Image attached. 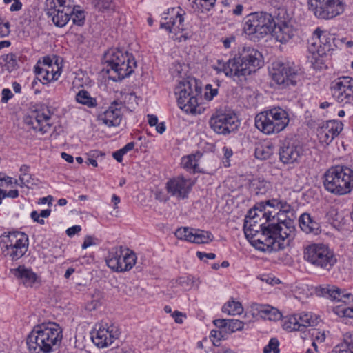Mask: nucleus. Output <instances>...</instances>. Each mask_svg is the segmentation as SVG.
Here are the masks:
<instances>
[{"label":"nucleus","mask_w":353,"mask_h":353,"mask_svg":"<svg viewBox=\"0 0 353 353\" xmlns=\"http://www.w3.org/2000/svg\"><path fill=\"white\" fill-rule=\"evenodd\" d=\"M262 65L261 52L254 48L244 47L238 56L227 61L218 60L213 68L217 73L223 72L234 81H241Z\"/></svg>","instance_id":"nucleus-1"},{"label":"nucleus","mask_w":353,"mask_h":353,"mask_svg":"<svg viewBox=\"0 0 353 353\" xmlns=\"http://www.w3.org/2000/svg\"><path fill=\"white\" fill-rule=\"evenodd\" d=\"M265 205H261L263 210V217L268 225L279 234L280 239H285L288 243L293 238L295 226L294 212L291 206L285 201L277 199L268 200Z\"/></svg>","instance_id":"nucleus-2"},{"label":"nucleus","mask_w":353,"mask_h":353,"mask_svg":"<svg viewBox=\"0 0 353 353\" xmlns=\"http://www.w3.org/2000/svg\"><path fill=\"white\" fill-rule=\"evenodd\" d=\"M61 326L54 322L35 325L27 338L30 353H50L61 343L63 334Z\"/></svg>","instance_id":"nucleus-3"},{"label":"nucleus","mask_w":353,"mask_h":353,"mask_svg":"<svg viewBox=\"0 0 353 353\" xmlns=\"http://www.w3.org/2000/svg\"><path fill=\"white\" fill-rule=\"evenodd\" d=\"M107 63L108 77L114 81H120L130 75L137 66L134 57L118 48H112L104 56Z\"/></svg>","instance_id":"nucleus-4"},{"label":"nucleus","mask_w":353,"mask_h":353,"mask_svg":"<svg viewBox=\"0 0 353 353\" xmlns=\"http://www.w3.org/2000/svg\"><path fill=\"white\" fill-rule=\"evenodd\" d=\"M323 186L330 193L343 196L353 190V170L346 166H333L323 175Z\"/></svg>","instance_id":"nucleus-5"},{"label":"nucleus","mask_w":353,"mask_h":353,"mask_svg":"<svg viewBox=\"0 0 353 353\" xmlns=\"http://www.w3.org/2000/svg\"><path fill=\"white\" fill-rule=\"evenodd\" d=\"M289 122L288 112L279 106L263 111L255 117L256 128L268 135L283 131Z\"/></svg>","instance_id":"nucleus-6"},{"label":"nucleus","mask_w":353,"mask_h":353,"mask_svg":"<svg viewBox=\"0 0 353 353\" xmlns=\"http://www.w3.org/2000/svg\"><path fill=\"white\" fill-rule=\"evenodd\" d=\"M201 93V88L198 86L194 79H183L175 88L178 105L187 113H201V108L199 105V97Z\"/></svg>","instance_id":"nucleus-7"},{"label":"nucleus","mask_w":353,"mask_h":353,"mask_svg":"<svg viewBox=\"0 0 353 353\" xmlns=\"http://www.w3.org/2000/svg\"><path fill=\"white\" fill-rule=\"evenodd\" d=\"M301 75L300 68L294 62H275L270 70L271 85L280 90L295 86Z\"/></svg>","instance_id":"nucleus-8"},{"label":"nucleus","mask_w":353,"mask_h":353,"mask_svg":"<svg viewBox=\"0 0 353 353\" xmlns=\"http://www.w3.org/2000/svg\"><path fill=\"white\" fill-rule=\"evenodd\" d=\"M29 239L26 234L19 231L4 232L0 236L2 253L12 261L21 259L28 251Z\"/></svg>","instance_id":"nucleus-9"},{"label":"nucleus","mask_w":353,"mask_h":353,"mask_svg":"<svg viewBox=\"0 0 353 353\" xmlns=\"http://www.w3.org/2000/svg\"><path fill=\"white\" fill-rule=\"evenodd\" d=\"M274 26L275 21L270 14L256 12L244 19L243 32L252 38H262L271 33Z\"/></svg>","instance_id":"nucleus-10"},{"label":"nucleus","mask_w":353,"mask_h":353,"mask_svg":"<svg viewBox=\"0 0 353 353\" xmlns=\"http://www.w3.org/2000/svg\"><path fill=\"white\" fill-rule=\"evenodd\" d=\"M279 234L269 225L245 236L256 249L266 252L284 248L285 239H280Z\"/></svg>","instance_id":"nucleus-11"},{"label":"nucleus","mask_w":353,"mask_h":353,"mask_svg":"<svg viewBox=\"0 0 353 353\" xmlns=\"http://www.w3.org/2000/svg\"><path fill=\"white\" fill-rule=\"evenodd\" d=\"M304 259L312 265L330 270L336 263L333 251L325 244L312 243L307 246L303 252Z\"/></svg>","instance_id":"nucleus-12"},{"label":"nucleus","mask_w":353,"mask_h":353,"mask_svg":"<svg viewBox=\"0 0 353 353\" xmlns=\"http://www.w3.org/2000/svg\"><path fill=\"white\" fill-rule=\"evenodd\" d=\"M137 256L134 252L122 247L114 248L105 258L107 265L114 272H124L131 270L135 265Z\"/></svg>","instance_id":"nucleus-13"},{"label":"nucleus","mask_w":353,"mask_h":353,"mask_svg":"<svg viewBox=\"0 0 353 353\" xmlns=\"http://www.w3.org/2000/svg\"><path fill=\"white\" fill-rule=\"evenodd\" d=\"M170 17H165L161 23V28L165 29L170 34V38L179 42L185 41L189 35L185 32L184 18L179 12V8L168 9Z\"/></svg>","instance_id":"nucleus-14"},{"label":"nucleus","mask_w":353,"mask_h":353,"mask_svg":"<svg viewBox=\"0 0 353 353\" xmlns=\"http://www.w3.org/2000/svg\"><path fill=\"white\" fill-rule=\"evenodd\" d=\"M240 125L236 115L230 111L217 110L210 119L211 128L217 134H228Z\"/></svg>","instance_id":"nucleus-15"},{"label":"nucleus","mask_w":353,"mask_h":353,"mask_svg":"<svg viewBox=\"0 0 353 353\" xmlns=\"http://www.w3.org/2000/svg\"><path fill=\"white\" fill-rule=\"evenodd\" d=\"M46 14L57 27H64L72 17L73 8L66 0H47Z\"/></svg>","instance_id":"nucleus-16"},{"label":"nucleus","mask_w":353,"mask_h":353,"mask_svg":"<svg viewBox=\"0 0 353 353\" xmlns=\"http://www.w3.org/2000/svg\"><path fill=\"white\" fill-rule=\"evenodd\" d=\"M309 9L314 15L323 19H330L343 12L342 0H308Z\"/></svg>","instance_id":"nucleus-17"},{"label":"nucleus","mask_w":353,"mask_h":353,"mask_svg":"<svg viewBox=\"0 0 353 353\" xmlns=\"http://www.w3.org/2000/svg\"><path fill=\"white\" fill-rule=\"evenodd\" d=\"M330 91L332 97L343 105H353V79L347 77H341L330 84Z\"/></svg>","instance_id":"nucleus-18"},{"label":"nucleus","mask_w":353,"mask_h":353,"mask_svg":"<svg viewBox=\"0 0 353 353\" xmlns=\"http://www.w3.org/2000/svg\"><path fill=\"white\" fill-rule=\"evenodd\" d=\"M119 336V331L117 327L105 322L97 323L91 333L92 342L99 348L110 346Z\"/></svg>","instance_id":"nucleus-19"},{"label":"nucleus","mask_w":353,"mask_h":353,"mask_svg":"<svg viewBox=\"0 0 353 353\" xmlns=\"http://www.w3.org/2000/svg\"><path fill=\"white\" fill-rule=\"evenodd\" d=\"M50 112L46 107H41L31 111L24 121L34 131L44 134L50 128Z\"/></svg>","instance_id":"nucleus-20"},{"label":"nucleus","mask_w":353,"mask_h":353,"mask_svg":"<svg viewBox=\"0 0 353 353\" xmlns=\"http://www.w3.org/2000/svg\"><path fill=\"white\" fill-rule=\"evenodd\" d=\"M343 129V123L340 121H323L317 124L316 134L321 143L328 145L340 134Z\"/></svg>","instance_id":"nucleus-21"},{"label":"nucleus","mask_w":353,"mask_h":353,"mask_svg":"<svg viewBox=\"0 0 353 353\" xmlns=\"http://www.w3.org/2000/svg\"><path fill=\"white\" fill-rule=\"evenodd\" d=\"M329 34L320 28H316L309 40L308 50L314 59L322 57L330 50Z\"/></svg>","instance_id":"nucleus-22"},{"label":"nucleus","mask_w":353,"mask_h":353,"mask_svg":"<svg viewBox=\"0 0 353 353\" xmlns=\"http://www.w3.org/2000/svg\"><path fill=\"white\" fill-rule=\"evenodd\" d=\"M193 185L194 182L191 179L178 176L167 181L166 190L171 196L179 199H184L188 197Z\"/></svg>","instance_id":"nucleus-23"},{"label":"nucleus","mask_w":353,"mask_h":353,"mask_svg":"<svg viewBox=\"0 0 353 353\" xmlns=\"http://www.w3.org/2000/svg\"><path fill=\"white\" fill-rule=\"evenodd\" d=\"M175 235L179 239L197 244L209 243L214 238L210 232L188 227L177 229Z\"/></svg>","instance_id":"nucleus-24"},{"label":"nucleus","mask_w":353,"mask_h":353,"mask_svg":"<svg viewBox=\"0 0 353 353\" xmlns=\"http://www.w3.org/2000/svg\"><path fill=\"white\" fill-rule=\"evenodd\" d=\"M261 205L265 204L264 202L257 203L252 209L249 210L248 215L245 218L243 230L245 236L265 227V223H259V221H261L262 219H264L263 217V210L262 208H259Z\"/></svg>","instance_id":"nucleus-25"},{"label":"nucleus","mask_w":353,"mask_h":353,"mask_svg":"<svg viewBox=\"0 0 353 353\" xmlns=\"http://www.w3.org/2000/svg\"><path fill=\"white\" fill-rule=\"evenodd\" d=\"M303 147L295 142L285 141L279 149V159L284 164L298 163L303 155Z\"/></svg>","instance_id":"nucleus-26"},{"label":"nucleus","mask_w":353,"mask_h":353,"mask_svg":"<svg viewBox=\"0 0 353 353\" xmlns=\"http://www.w3.org/2000/svg\"><path fill=\"white\" fill-rule=\"evenodd\" d=\"M121 102L114 101L110 107L98 115V120L107 127H117L121 123L122 119Z\"/></svg>","instance_id":"nucleus-27"},{"label":"nucleus","mask_w":353,"mask_h":353,"mask_svg":"<svg viewBox=\"0 0 353 353\" xmlns=\"http://www.w3.org/2000/svg\"><path fill=\"white\" fill-rule=\"evenodd\" d=\"M334 301L342 303V304L333 307L332 311L336 315L341 318L353 319V305L349 306L353 302L352 294L348 292L346 290L341 289V292L338 293Z\"/></svg>","instance_id":"nucleus-28"},{"label":"nucleus","mask_w":353,"mask_h":353,"mask_svg":"<svg viewBox=\"0 0 353 353\" xmlns=\"http://www.w3.org/2000/svg\"><path fill=\"white\" fill-rule=\"evenodd\" d=\"M250 312L254 318H261L270 321H278L282 316L281 313L276 308L269 305H261L256 303L250 305Z\"/></svg>","instance_id":"nucleus-29"},{"label":"nucleus","mask_w":353,"mask_h":353,"mask_svg":"<svg viewBox=\"0 0 353 353\" xmlns=\"http://www.w3.org/2000/svg\"><path fill=\"white\" fill-rule=\"evenodd\" d=\"M271 33L277 41L285 43L294 37L296 29L290 21H281L275 23Z\"/></svg>","instance_id":"nucleus-30"},{"label":"nucleus","mask_w":353,"mask_h":353,"mask_svg":"<svg viewBox=\"0 0 353 353\" xmlns=\"http://www.w3.org/2000/svg\"><path fill=\"white\" fill-rule=\"evenodd\" d=\"M12 274L19 279L21 283L27 287H31L37 281V274L30 269L24 266H19L17 268L11 269Z\"/></svg>","instance_id":"nucleus-31"},{"label":"nucleus","mask_w":353,"mask_h":353,"mask_svg":"<svg viewBox=\"0 0 353 353\" xmlns=\"http://www.w3.org/2000/svg\"><path fill=\"white\" fill-rule=\"evenodd\" d=\"M299 221L301 230L306 234H317L319 233L320 225L310 214H302L299 217Z\"/></svg>","instance_id":"nucleus-32"},{"label":"nucleus","mask_w":353,"mask_h":353,"mask_svg":"<svg viewBox=\"0 0 353 353\" xmlns=\"http://www.w3.org/2000/svg\"><path fill=\"white\" fill-rule=\"evenodd\" d=\"M214 324L217 328L223 329L226 334H231L243 328L244 323L238 319H216Z\"/></svg>","instance_id":"nucleus-33"},{"label":"nucleus","mask_w":353,"mask_h":353,"mask_svg":"<svg viewBox=\"0 0 353 353\" xmlns=\"http://www.w3.org/2000/svg\"><path fill=\"white\" fill-rule=\"evenodd\" d=\"M34 71L40 80L43 81V83H47L59 79L61 74V66L54 65L51 70L43 68H34Z\"/></svg>","instance_id":"nucleus-34"},{"label":"nucleus","mask_w":353,"mask_h":353,"mask_svg":"<svg viewBox=\"0 0 353 353\" xmlns=\"http://www.w3.org/2000/svg\"><path fill=\"white\" fill-rule=\"evenodd\" d=\"M274 153V145L270 141L257 143L255 146V157L261 160L269 159Z\"/></svg>","instance_id":"nucleus-35"},{"label":"nucleus","mask_w":353,"mask_h":353,"mask_svg":"<svg viewBox=\"0 0 353 353\" xmlns=\"http://www.w3.org/2000/svg\"><path fill=\"white\" fill-rule=\"evenodd\" d=\"M296 316L300 325L301 332H304L307 327L315 326L318 322L316 316L310 312H303L296 314Z\"/></svg>","instance_id":"nucleus-36"},{"label":"nucleus","mask_w":353,"mask_h":353,"mask_svg":"<svg viewBox=\"0 0 353 353\" xmlns=\"http://www.w3.org/2000/svg\"><path fill=\"white\" fill-rule=\"evenodd\" d=\"M332 353H353V334H344L343 342L336 346Z\"/></svg>","instance_id":"nucleus-37"},{"label":"nucleus","mask_w":353,"mask_h":353,"mask_svg":"<svg viewBox=\"0 0 353 353\" xmlns=\"http://www.w3.org/2000/svg\"><path fill=\"white\" fill-rule=\"evenodd\" d=\"M216 0H188L189 6L195 11L204 12L211 10Z\"/></svg>","instance_id":"nucleus-38"},{"label":"nucleus","mask_w":353,"mask_h":353,"mask_svg":"<svg viewBox=\"0 0 353 353\" xmlns=\"http://www.w3.org/2000/svg\"><path fill=\"white\" fill-rule=\"evenodd\" d=\"M199 155L190 154L182 157L181 164L187 171L196 172L198 171Z\"/></svg>","instance_id":"nucleus-39"},{"label":"nucleus","mask_w":353,"mask_h":353,"mask_svg":"<svg viewBox=\"0 0 353 353\" xmlns=\"http://www.w3.org/2000/svg\"><path fill=\"white\" fill-rule=\"evenodd\" d=\"M243 311L242 305L239 301H229L222 307V312L228 315H239L241 314Z\"/></svg>","instance_id":"nucleus-40"},{"label":"nucleus","mask_w":353,"mask_h":353,"mask_svg":"<svg viewBox=\"0 0 353 353\" xmlns=\"http://www.w3.org/2000/svg\"><path fill=\"white\" fill-rule=\"evenodd\" d=\"M282 327L288 332L300 331V325L296 314L287 316L282 319Z\"/></svg>","instance_id":"nucleus-41"},{"label":"nucleus","mask_w":353,"mask_h":353,"mask_svg":"<svg viewBox=\"0 0 353 353\" xmlns=\"http://www.w3.org/2000/svg\"><path fill=\"white\" fill-rule=\"evenodd\" d=\"M75 99L77 103L86 105L88 108H93L97 105L96 99L92 97L88 92L83 90H80L76 94Z\"/></svg>","instance_id":"nucleus-42"},{"label":"nucleus","mask_w":353,"mask_h":353,"mask_svg":"<svg viewBox=\"0 0 353 353\" xmlns=\"http://www.w3.org/2000/svg\"><path fill=\"white\" fill-rule=\"evenodd\" d=\"M3 68L8 72L16 70L18 67L17 57L15 54L10 53L2 57Z\"/></svg>","instance_id":"nucleus-43"},{"label":"nucleus","mask_w":353,"mask_h":353,"mask_svg":"<svg viewBox=\"0 0 353 353\" xmlns=\"http://www.w3.org/2000/svg\"><path fill=\"white\" fill-rule=\"evenodd\" d=\"M102 294L99 291L95 292L90 301L88 302L86 309L90 311L97 309L102 304Z\"/></svg>","instance_id":"nucleus-44"},{"label":"nucleus","mask_w":353,"mask_h":353,"mask_svg":"<svg viewBox=\"0 0 353 353\" xmlns=\"http://www.w3.org/2000/svg\"><path fill=\"white\" fill-rule=\"evenodd\" d=\"M341 292V288L336 285H327L321 288V292L323 296H327L332 301L336 299V297Z\"/></svg>","instance_id":"nucleus-45"},{"label":"nucleus","mask_w":353,"mask_h":353,"mask_svg":"<svg viewBox=\"0 0 353 353\" xmlns=\"http://www.w3.org/2000/svg\"><path fill=\"white\" fill-rule=\"evenodd\" d=\"M54 65H60L58 63V59L56 57H44L42 61H39L35 68H43L48 70H51Z\"/></svg>","instance_id":"nucleus-46"},{"label":"nucleus","mask_w":353,"mask_h":353,"mask_svg":"<svg viewBox=\"0 0 353 353\" xmlns=\"http://www.w3.org/2000/svg\"><path fill=\"white\" fill-rule=\"evenodd\" d=\"M139 100L134 93H128L124 97L125 107L132 111L139 104Z\"/></svg>","instance_id":"nucleus-47"},{"label":"nucleus","mask_w":353,"mask_h":353,"mask_svg":"<svg viewBox=\"0 0 353 353\" xmlns=\"http://www.w3.org/2000/svg\"><path fill=\"white\" fill-rule=\"evenodd\" d=\"M134 147L133 142L127 143L124 147L114 152L112 154L114 159L121 163L123 161V157L129 151H131Z\"/></svg>","instance_id":"nucleus-48"},{"label":"nucleus","mask_w":353,"mask_h":353,"mask_svg":"<svg viewBox=\"0 0 353 353\" xmlns=\"http://www.w3.org/2000/svg\"><path fill=\"white\" fill-rule=\"evenodd\" d=\"M279 342L277 339L272 338L263 348V353H279Z\"/></svg>","instance_id":"nucleus-49"},{"label":"nucleus","mask_w":353,"mask_h":353,"mask_svg":"<svg viewBox=\"0 0 353 353\" xmlns=\"http://www.w3.org/2000/svg\"><path fill=\"white\" fill-rule=\"evenodd\" d=\"M72 21L74 24L82 26L84 23L85 14L83 11L75 10L73 8V12L72 14Z\"/></svg>","instance_id":"nucleus-50"},{"label":"nucleus","mask_w":353,"mask_h":353,"mask_svg":"<svg viewBox=\"0 0 353 353\" xmlns=\"http://www.w3.org/2000/svg\"><path fill=\"white\" fill-rule=\"evenodd\" d=\"M10 23L0 18V38L9 35L10 32Z\"/></svg>","instance_id":"nucleus-51"},{"label":"nucleus","mask_w":353,"mask_h":353,"mask_svg":"<svg viewBox=\"0 0 353 353\" xmlns=\"http://www.w3.org/2000/svg\"><path fill=\"white\" fill-rule=\"evenodd\" d=\"M176 285L181 287L182 290H188L192 286L191 280L186 276L180 277L176 281Z\"/></svg>","instance_id":"nucleus-52"},{"label":"nucleus","mask_w":353,"mask_h":353,"mask_svg":"<svg viewBox=\"0 0 353 353\" xmlns=\"http://www.w3.org/2000/svg\"><path fill=\"white\" fill-rule=\"evenodd\" d=\"M218 94V89L213 88L212 85L207 84L205 85V92L204 94V97L208 101H211L213 98L216 96Z\"/></svg>","instance_id":"nucleus-53"},{"label":"nucleus","mask_w":353,"mask_h":353,"mask_svg":"<svg viewBox=\"0 0 353 353\" xmlns=\"http://www.w3.org/2000/svg\"><path fill=\"white\" fill-rule=\"evenodd\" d=\"M92 2L94 6L99 10L108 9L111 6L109 0H92Z\"/></svg>","instance_id":"nucleus-54"},{"label":"nucleus","mask_w":353,"mask_h":353,"mask_svg":"<svg viewBox=\"0 0 353 353\" xmlns=\"http://www.w3.org/2000/svg\"><path fill=\"white\" fill-rule=\"evenodd\" d=\"M225 334L224 330L218 328V330L211 331L210 337L213 339V343H215V340H216V341H220L224 337Z\"/></svg>","instance_id":"nucleus-55"},{"label":"nucleus","mask_w":353,"mask_h":353,"mask_svg":"<svg viewBox=\"0 0 353 353\" xmlns=\"http://www.w3.org/2000/svg\"><path fill=\"white\" fill-rule=\"evenodd\" d=\"M196 256L201 261L207 262L208 260H213L216 258V254L214 253H205L198 251L196 252Z\"/></svg>","instance_id":"nucleus-56"},{"label":"nucleus","mask_w":353,"mask_h":353,"mask_svg":"<svg viewBox=\"0 0 353 353\" xmlns=\"http://www.w3.org/2000/svg\"><path fill=\"white\" fill-rule=\"evenodd\" d=\"M1 102L3 103H6L10 99L13 97V94L11 90L8 88H4L1 92Z\"/></svg>","instance_id":"nucleus-57"},{"label":"nucleus","mask_w":353,"mask_h":353,"mask_svg":"<svg viewBox=\"0 0 353 353\" xmlns=\"http://www.w3.org/2000/svg\"><path fill=\"white\" fill-rule=\"evenodd\" d=\"M222 152L223 154L224 157L225 158V161H223V163L225 164V166H229V159L232 156L233 152L231 148L224 146L222 149Z\"/></svg>","instance_id":"nucleus-58"},{"label":"nucleus","mask_w":353,"mask_h":353,"mask_svg":"<svg viewBox=\"0 0 353 353\" xmlns=\"http://www.w3.org/2000/svg\"><path fill=\"white\" fill-rule=\"evenodd\" d=\"M30 175L28 174H21L19 176V185L28 186L30 184Z\"/></svg>","instance_id":"nucleus-59"},{"label":"nucleus","mask_w":353,"mask_h":353,"mask_svg":"<svg viewBox=\"0 0 353 353\" xmlns=\"http://www.w3.org/2000/svg\"><path fill=\"white\" fill-rule=\"evenodd\" d=\"M22 8V3L21 0H14L11 3L10 10L11 12L19 11Z\"/></svg>","instance_id":"nucleus-60"},{"label":"nucleus","mask_w":353,"mask_h":353,"mask_svg":"<svg viewBox=\"0 0 353 353\" xmlns=\"http://www.w3.org/2000/svg\"><path fill=\"white\" fill-rule=\"evenodd\" d=\"M93 245H95V241H94V238L90 236H85V238L84 239V242L82 244L81 247H82V249L84 250V249L88 248L90 246Z\"/></svg>","instance_id":"nucleus-61"},{"label":"nucleus","mask_w":353,"mask_h":353,"mask_svg":"<svg viewBox=\"0 0 353 353\" xmlns=\"http://www.w3.org/2000/svg\"><path fill=\"white\" fill-rule=\"evenodd\" d=\"M81 228L80 225H74V226L70 227L67 229L66 234L69 236H72L74 234L79 232L81 231Z\"/></svg>","instance_id":"nucleus-62"},{"label":"nucleus","mask_w":353,"mask_h":353,"mask_svg":"<svg viewBox=\"0 0 353 353\" xmlns=\"http://www.w3.org/2000/svg\"><path fill=\"white\" fill-rule=\"evenodd\" d=\"M30 217L32 219L41 225H43L45 223V221L43 219H40L41 216L37 211H32L30 214Z\"/></svg>","instance_id":"nucleus-63"},{"label":"nucleus","mask_w":353,"mask_h":353,"mask_svg":"<svg viewBox=\"0 0 353 353\" xmlns=\"http://www.w3.org/2000/svg\"><path fill=\"white\" fill-rule=\"evenodd\" d=\"M172 316L174 319V321L176 323H182L183 321L184 315L182 312L179 311H174L173 313H172Z\"/></svg>","instance_id":"nucleus-64"}]
</instances>
